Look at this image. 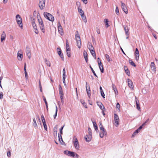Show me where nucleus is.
<instances>
[{"mask_svg": "<svg viewBox=\"0 0 158 158\" xmlns=\"http://www.w3.org/2000/svg\"><path fill=\"white\" fill-rule=\"evenodd\" d=\"M138 133L136 131H135L133 133L132 136V137H134Z\"/></svg>", "mask_w": 158, "mask_h": 158, "instance_id": "51", "label": "nucleus"}, {"mask_svg": "<svg viewBox=\"0 0 158 158\" xmlns=\"http://www.w3.org/2000/svg\"><path fill=\"white\" fill-rule=\"evenodd\" d=\"M43 124L44 129L45 130L47 131V127L46 123H43Z\"/></svg>", "mask_w": 158, "mask_h": 158, "instance_id": "53", "label": "nucleus"}, {"mask_svg": "<svg viewBox=\"0 0 158 158\" xmlns=\"http://www.w3.org/2000/svg\"><path fill=\"white\" fill-rule=\"evenodd\" d=\"M44 17L49 21L53 22L54 20V17L51 14L47 12H44L43 14Z\"/></svg>", "mask_w": 158, "mask_h": 158, "instance_id": "3", "label": "nucleus"}, {"mask_svg": "<svg viewBox=\"0 0 158 158\" xmlns=\"http://www.w3.org/2000/svg\"><path fill=\"white\" fill-rule=\"evenodd\" d=\"M135 102L136 103V108L138 110H140V108L139 106V101L138 100L136 99V98L135 97Z\"/></svg>", "mask_w": 158, "mask_h": 158, "instance_id": "23", "label": "nucleus"}, {"mask_svg": "<svg viewBox=\"0 0 158 158\" xmlns=\"http://www.w3.org/2000/svg\"><path fill=\"white\" fill-rule=\"evenodd\" d=\"M83 55L85 61L87 62L88 60V55L87 52L85 50L84 51Z\"/></svg>", "mask_w": 158, "mask_h": 158, "instance_id": "22", "label": "nucleus"}, {"mask_svg": "<svg viewBox=\"0 0 158 158\" xmlns=\"http://www.w3.org/2000/svg\"><path fill=\"white\" fill-rule=\"evenodd\" d=\"M40 2L39 4L40 9L42 10L45 7V0H39Z\"/></svg>", "mask_w": 158, "mask_h": 158, "instance_id": "6", "label": "nucleus"}, {"mask_svg": "<svg viewBox=\"0 0 158 158\" xmlns=\"http://www.w3.org/2000/svg\"><path fill=\"white\" fill-rule=\"evenodd\" d=\"M31 24L33 28H36V27H37L34 21L32 22Z\"/></svg>", "mask_w": 158, "mask_h": 158, "instance_id": "46", "label": "nucleus"}, {"mask_svg": "<svg viewBox=\"0 0 158 158\" xmlns=\"http://www.w3.org/2000/svg\"><path fill=\"white\" fill-rule=\"evenodd\" d=\"M59 92L60 96H63V90L59 91Z\"/></svg>", "mask_w": 158, "mask_h": 158, "instance_id": "56", "label": "nucleus"}, {"mask_svg": "<svg viewBox=\"0 0 158 158\" xmlns=\"http://www.w3.org/2000/svg\"><path fill=\"white\" fill-rule=\"evenodd\" d=\"M72 152L68 150H65L64 151V153L66 155L71 157Z\"/></svg>", "mask_w": 158, "mask_h": 158, "instance_id": "21", "label": "nucleus"}, {"mask_svg": "<svg viewBox=\"0 0 158 158\" xmlns=\"http://www.w3.org/2000/svg\"><path fill=\"white\" fill-rule=\"evenodd\" d=\"M120 105L119 104V103L118 102L116 104V108L117 109H118V111H120Z\"/></svg>", "mask_w": 158, "mask_h": 158, "instance_id": "40", "label": "nucleus"}, {"mask_svg": "<svg viewBox=\"0 0 158 158\" xmlns=\"http://www.w3.org/2000/svg\"><path fill=\"white\" fill-rule=\"evenodd\" d=\"M18 59L19 61H21L23 57V52L21 50L18 51L17 53Z\"/></svg>", "mask_w": 158, "mask_h": 158, "instance_id": "7", "label": "nucleus"}, {"mask_svg": "<svg viewBox=\"0 0 158 158\" xmlns=\"http://www.w3.org/2000/svg\"><path fill=\"white\" fill-rule=\"evenodd\" d=\"M96 31L97 33L99 34L100 33L99 29L98 27H96Z\"/></svg>", "mask_w": 158, "mask_h": 158, "instance_id": "52", "label": "nucleus"}, {"mask_svg": "<svg viewBox=\"0 0 158 158\" xmlns=\"http://www.w3.org/2000/svg\"><path fill=\"white\" fill-rule=\"evenodd\" d=\"M114 120L115 121V125L117 127L119 124V119L118 116L116 114H114Z\"/></svg>", "mask_w": 158, "mask_h": 158, "instance_id": "5", "label": "nucleus"}, {"mask_svg": "<svg viewBox=\"0 0 158 158\" xmlns=\"http://www.w3.org/2000/svg\"><path fill=\"white\" fill-rule=\"evenodd\" d=\"M76 5L77 6L79 7H80V3L78 2H76Z\"/></svg>", "mask_w": 158, "mask_h": 158, "instance_id": "64", "label": "nucleus"}, {"mask_svg": "<svg viewBox=\"0 0 158 158\" xmlns=\"http://www.w3.org/2000/svg\"><path fill=\"white\" fill-rule=\"evenodd\" d=\"M123 27L124 28V30L125 33L126 35L127 36L129 35V33H128L129 31V28L128 26H126V25H123Z\"/></svg>", "mask_w": 158, "mask_h": 158, "instance_id": "15", "label": "nucleus"}, {"mask_svg": "<svg viewBox=\"0 0 158 158\" xmlns=\"http://www.w3.org/2000/svg\"><path fill=\"white\" fill-rule=\"evenodd\" d=\"M129 62L130 64H131V65H132L133 66H134V67L136 66V65L135 64L132 60H129Z\"/></svg>", "mask_w": 158, "mask_h": 158, "instance_id": "42", "label": "nucleus"}, {"mask_svg": "<svg viewBox=\"0 0 158 158\" xmlns=\"http://www.w3.org/2000/svg\"><path fill=\"white\" fill-rule=\"evenodd\" d=\"M58 138L59 141L62 145H63V143H64L63 141L61 135H60V136L59 134H58Z\"/></svg>", "mask_w": 158, "mask_h": 158, "instance_id": "30", "label": "nucleus"}, {"mask_svg": "<svg viewBox=\"0 0 158 158\" xmlns=\"http://www.w3.org/2000/svg\"><path fill=\"white\" fill-rule=\"evenodd\" d=\"M105 56L106 58L109 62H110V61H111L112 60L110 58V56L106 54Z\"/></svg>", "mask_w": 158, "mask_h": 158, "instance_id": "37", "label": "nucleus"}, {"mask_svg": "<svg viewBox=\"0 0 158 158\" xmlns=\"http://www.w3.org/2000/svg\"><path fill=\"white\" fill-rule=\"evenodd\" d=\"M70 51V50L66 51L67 55L69 57H70L71 56Z\"/></svg>", "mask_w": 158, "mask_h": 158, "instance_id": "43", "label": "nucleus"}, {"mask_svg": "<svg viewBox=\"0 0 158 158\" xmlns=\"http://www.w3.org/2000/svg\"><path fill=\"white\" fill-rule=\"evenodd\" d=\"M33 126L35 129H37L38 128V126L35 119V118H33Z\"/></svg>", "mask_w": 158, "mask_h": 158, "instance_id": "28", "label": "nucleus"}, {"mask_svg": "<svg viewBox=\"0 0 158 158\" xmlns=\"http://www.w3.org/2000/svg\"><path fill=\"white\" fill-rule=\"evenodd\" d=\"M128 84L129 87L130 88H133V83L132 81L130 79H127Z\"/></svg>", "mask_w": 158, "mask_h": 158, "instance_id": "17", "label": "nucleus"}, {"mask_svg": "<svg viewBox=\"0 0 158 158\" xmlns=\"http://www.w3.org/2000/svg\"><path fill=\"white\" fill-rule=\"evenodd\" d=\"M44 61L48 66L50 67L51 66L50 63L46 59H45Z\"/></svg>", "mask_w": 158, "mask_h": 158, "instance_id": "38", "label": "nucleus"}, {"mask_svg": "<svg viewBox=\"0 0 158 158\" xmlns=\"http://www.w3.org/2000/svg\"><path fill=\"white\" fill-rule=\"evenodd\" d=\"M150 67H151L152 70L155 72L156 70V68L155 64L153 62H152L151 63Z\"/></svg>", "mask_w": 158, "mask_h": 158, "instance_id": "18", "label": "nucleus"}, {"mask_svg": "<svg viewBox=\"0 0 158 158\" xmlns=\"http://www.w3.org/2000/svg\"><path fill=\"white\" fill-rule=\"evenodd\" d=\"M58 31L59 33L61 35H63V31L62 29V27L60 25V22L58 23Z\"/></svg>", "mask_w": 158, "mask_h": 158, "instance_id": "10", "label": "nucleus"}, {"mask_svg": "<svg viewBox=\"0 0 158 158\" xmlns=\"http://www.w3.org/2000/svg\"><path fill=\"white\" fill-rule=\"evenodd\" d=\"M92 135H86L84 137V139L86 141L89 142L92 139Z\"/></svg>", "mask_w": 158, "mask_h": 158, "instance_id": "14", "label": "nucleus"}, {"mask_svg": "<svg viewBox=\"0 0 158 158\" xmlns=\"http://www.w3.org/2000/svg\"><path fill=\"white\" fill-rule=\"evenodd\" d=\"M98 66L99 67V69L101 71V72L102 73H103L104 72V69H103V68L102 65V63L98 64Z\"/></svg>", "mask_w": 158, "mask_h": 158, "instance_id": "27", "label": "nucleus"}, {"mask_svg": "<svg viewBox=\"0 0 158 158\" xmlns=\"http://www.w3.org/2000/svg\"><path fill=\"white\" fill-rule=\"evenodd\" d=\"M37 19L39 23V27L40 29L43 32H45L44 26L43 23V20L41 18L40 14H38L37 15Z\"/></svg>", "mask_w": 158, "mask_h": 158, "instance_id": "1", "label": "nucleus"}, {"mask_svg": "<svg viewBox=\"0 0 158 158\" xmlns=\"http://www.w3.org/2000/svg\"><path fill=\"white\" fill-rule=\"evenodd\" d=\"M99 127L100 130L105 129L103 127L102 125L101 122H99Z\"/></svg>", "mask_w": 158, "mask_h": 158, "instance_id": "39", "label": "nucleus"}, {"mask_svg": "<svg viewBox=\"0 0 158 158\" xmlns=\"http://www.w3.org/2000/svg\"><path fill=\"white\" fill-rule=\"evenodd\" d=\"M109 21L107 19H105L104 20V22L105 23V26L106 27H108L109 26L108 23Z\"/></svg>", "mask_w": 158, "mask_h": 158, "instance_id": "35", "label": "nucleus"}, {"mask_svg": "<svg viewBox=\"0 0 158 158\" xmlns=\"http://www.w3.org/2000/svg\"><path fill=\"white\" fill-rule=\"evenodd\" d=\"M78 141L77 139V138L75 136H74L73 138V142H78Z\"/></svg>", "mask_w": 158, "mask_h": 158, "instance_id": "47", "label": "nucleus"}, {"mask_svg": "<svg viewBox=\"0 0 158 158\" xmlns=\"http://www.w3.org/2000/svg\"><path fill=\"white\" fill-rule=\"evenodd\" d=\"M121 2V8L122 9L126 14H127L128 13V11L127 9L126 6L125 5V4L123 3L122 2Z\"/></svg>", "mask_w": 158, "mask_h": 158, "instance_id": "11", "label": "nucleus"}, {"mask_svg": "<svg viewBox=\"0 0 158 158\" xmlns=\"http://www.w3.org/2000/svg\"><path fill=\"white\" fill-rule=\"evenodd\" d=\"M93 125L94 128L96 131H98V129L96 123L95 122H93Z\"/></svg>", "mask_w": 158, "mask_h": 158, "instance_id": "31", "label": "nucleus"}, {"mask_svg": "<svg viewBox=\"0 0 158 158\" xmlns=\"http://www.w3.org/2000/svg\"><path fill=\"white\" fill-rule=\"evenodd\" d=\"M142 126H140L137 129L135 130L138 133L140 131V130L142 129Z\"/></svg>", "mask_w": 158, "mask_h": 158, "instance_id": "54", "label": "nucleus"}, {"mask_svg": "<svg viewBox=\"0 0 158 158\" xmlns=\"http://www.w3.org/2000/svg\"><path fill=\"white\" fill-rule=\"evenodd\" d=\"M75 39L77 42V45L78 48H80L81 47V42L80 35L77 31H76Z\"/></svg>", "mask_w": 158, "mask_h": 158, "instance_id": "2", "label": "nucleus"}, {"mask_svg": "<svg viewBox=\"0 0 158 158\" xmlns=\"http://www.w3.org/2000/svg\"><path fill=\"white\" fill-rule=\"evenodd\" d=\"M112 88L113 90L117 89L115 85L113 84L112 85Z\"/></svg>", "mask_w": 158, "mask_h": 158, "instance_id": "59", "label": "nucleus"}, {"mask_svg": "<svg viewBox=\"0 0 158 158\" xmlns=\"http://www.w3.org/2000/svg\"><path fill=\"white\" fill-rule=\"evenodd\" d=\"M41 119L43 123H46L44 118L43 115L41 116Z\"/></svg>", "mask_w": 158, "mask_h": 158, "instance_id": "49", "label": "nucleus"}, {"mask_svg": "<svg viewBox=\"0 0 158 158\" xmlns=\"http://www.w3.org/2000/svg\"><path fill=\"white\" fill-rule=\"evenodd\" d=\"M97 105L101 109V110H103L105 109V107L100 102H98L97 103Z\"/></svg>", "mask_w": 158, "mask_h": 158, "instance_id": "25", "label": "nucleus"}, {"mask_svg": "<svg viewBox=\"0 0 158 158\" xmlns=\"http://www.w3.org/2000/svg\"><path fill=\"white\" fill-rule=\"evenodd\" d=\"M56 110L55 114V115L54 116V118H55L56 117L57 113V111H58L57 107L56 105Z\"/></svg>", "mask_w": 158, "mask_h": 158, "instance_id": "41", "label": "nucleus"}, {"mask_svg": "<svg viewBox=\"0 0 158 158\" xmlns=\"http://www.w3.org/2000/svg\"><path fill=\"white\" fill-rule=\"evenodd\" d=\"M64 125L63 127H61L60 129V135L62 134L63 132H62V130L63 129V128L64 127Z\"/></svg>", "mask_w": 158, "mask_h": 158, "instance_id": "50", "label": "nucleus"}, {"mask_svg": "<svg viewBox=\"0 0 158 158\" xmlns=\"http://www.w3.org/2000/svg\"><path fill=\"white\" fill-rule=\"evenodd\" d=\"M90 51V52L91 54H92V56L94 57V58L95 59H96V54L94 50V49L93 50H91V51Z\"/></svg>", "mask_w": 158, "mask_h": 158, "instance_id": "29", "label": "nucleus"}, {"mask_svg": "<svg viewBox=\"0 0 158 158\" xmlns=\"http://www.w3.org/2000/svg\"><path fill=\"white\" fill-rule=\"evenodd\" d=\"M124 70L125 71L126 74L127 75L129 76L130 75V71L128 70V69L127 68V67H125L124 68Z\"/></svg>", "mask_w": 158, "mask_h": 158, "instance_id": "36", "label": "nucleus"}, {"mask_svg": "<svg viewBox=\"0 0 158 158\" xmlns=\"http://www.w3.org/2000/svg\"><path fill=\"white\" fill-rule=\"evenodd\" d=\"M89 67H90V68L92 70V71L93 72V73L95 77H97V75H96V74L95 73L94 70H93V69L92 68V67H91V66L90 65L89 66Z\"/></svg>", "mask_w": 158, "mask_h": 158, "instance_id": "45", "label": "nucleus"}, {"mask_svg": "<svg viewBox=\"0 0 158 158\" xmlns=\"http://www.w3.org/2000/svg\"><path fill=\"white\" fill-rule=\"evenodd\" d=\"M115 12L117 15H119V14L118 9L117 6L116 7V9H115Z\"/></svg>", "mask_w": 158, "mask_h": 158, "instance_id": "48", "label": "nucleus"}, {"mask_svg": "<svg viewBox=\"0 0 158 158\" xmlns=\"http://www.w3.org/2000/svg\"><path fill=\"white\" fill-rule=\"evenodd\" d=\"M82 19L84 20V22L85 23L87 22V20L86 16L84 14L82 15H80Z\"/></svg>", "mask_w": 158, "mask_h": 158, "instance_id": "33", "label": "nucleus"}, {"mask_svg": "<svg viewBox=\"0 0 158 158\" xmlns=\"http://www.w3.org/2000/svg\"><path fill=\"white\" fill-rule=\"evenodd\" d=\"M135 55L136 60L138 61L139 59V54L138 49L137 48L135 49Z\"/></svg>", "mask_w": 158, "mask_h": 158, "instance_id": "12", "label": "nucleus"}, {"mask_svg": "<svg viewBox=\"0 0 158 158\" xmlns=\"http://www.w3.org/2000/svg\"><path fill=\"white\" fill-rule=\"evenodd\" d=\"M74 147L77 150H79L80 147L79 144V142H73Z\"/></svg>", "mask_w": 158, "mask_h": 158, "instance_id": "19", "label": "nucleus"}, {"mask_svg": "<svg viewBox=\"0 0 158 158\" xmlns=\"http://www.w3.org/2000/svg\"><path fill=\"white\" fill-rule=\"evenodd\" d=\"M78 10L80 15H82V14L83 15V14H84L83 11L82 10V9L79 7H78Z\"/></svg>", "mask_w": 158, "mask_h": 158, "instance_id": "32", "label": "nucleus"}, {"mask_svg": "<svg viewBox=\"0 0 158 158\" xmlns=\"http://www.w3.org/2000/svg\"><path fill=\"white\" fill-rule=\"evenodd\" d=\"M6 35L4 32V31H3L2 32L1 37V41L2 42L6 38Z\"/></svg>", "mask_w": 158, "mask_h": 158, "instance_id": "26", "label": "nucleus"}, {"mask_svg": "<svg viewBox=\"0 0 158 158\" xmlns=\"http://www.w3.org/2000/svg\"><path fill=\"white\" fill-rule=\"evenodd\" d=\"M34 32H35V33L36 34H38V31L37 29V27H36V28H34Z\"/></svg>", "mask_w": 158, "mask_h": 158, "instance_id": "55", "label": "nucleus"}, {"mask_svg": "<svg viewBox=\"0 0 158 158\" xmlns=\"http://www.w3.org/2000/svg\"><path fill=\"white\" fill-rule=\"evenodd\" d=\"M57 51L58 54L60 56L62 60H64V56L63 54L62 53L60 48H57Z\"/></svg>", "mask_w": 158, "mask_h": 158, "instance_id": "13", "label": "nucleus"}, {"mask_svg": "<svg viewBox=\"0 0 158 158\" xmlns=\"http://www.w3.org/2000/svg\"><path fill=\"white\" fill-rule=\"evenodd\" d=\"M43 98L45 104H47V102L46 101V99L43 96Z\"/></svg>", "mask_w": 158, "mask_h": 158, "instance_id": "61", "label": "nucleus"}, {"mask_svg": "<svg viewBox=\"0 0 158 158\" xmlns=\"http://www.w3.org/2000/svg\"><path fill=\"white\" fill-rule=\"evenodd\" d=\"M88 131L89 135H92L91 130L90 127L88 128Z\"/></svg>", "mask_w": 158, "mask_h": 158, "instance_id": "44", "label": "nucleus"}, {"mask_svg": "<svg viewBox=\"0 0 158 158\" xmlns=\"http://www.w3.org/2000/svg\"><path fill=\"white\" fill-rule=\"evenodd\" d=\"M61 101V102L62 103V104L64 103V99H63V96H60Z\"/></svg>", "mask_w": 158, "mask_h": 158, "instance_id": "57", "label": "nucleus"}, {"mask_svg": "<svg viewBox=\"0 0 158 158\" xmlns=\"http://www.w3.org/2000/svg\"><path fill=\"white\" fill-rule=\"evenodd\" d=\"M3 98V93L2 92L0 93V99H2Z\"/></svg>", "mask_w": 158, "mask_h": 158, "instance_id": "60", "label": "nucleus"}, {"mask_svg": "<svg viewBox=\"0 0 158 158\" xmlns=\"http://www.w3.org/2000/svg\"><path fill=\"white\" fill-rule=\"evenodd\" d=\"M87 47L90 51H91V50H93L94 49V48L93 47L92 45L89 42L88 43Z\"/></svg>", "mask_w": 158, "mask_h": 158, "instance_id": "24", "label": "nucleus"}, {"mask_svg": "<svg viewBox=\"0 0 158 158\" xmlns=\"http://www.w3.org/2000/svg\"><path fill=\"white\" fill-rule=\"evenodd\" d=\"M57 129V127H55L54 129V132L56 133V134L57 133V131L56 130Z\"/></svg>", "mask_w": 158, "mask_h": 158, "instance_id": "63", "label": "nucleus"}, {"mask_svg": "<svg viewBox=\"0 0 158 158\" xmlns=\"http://www.w3.org/2000/svg\"><path fill=\"white\" fill-rule=\"evenodd\" d=\"M83 105V106L85 107V108H87V104L85 102H83V104H82Z\"/></svg>", "mask_w": 158, "mask_h": 158, "instance_id": "62", "label": "nucleus"}, {"mask_svg": "<svg viewBox=\"0 0 158 158\" xmlns=\"http://www.w3.org/2000/svg\"><path fill=\"white\" fill-rule=\"evenodd\" d=\"M101 96L103 98H105V94L104 93L103 91L100 92Z\"/></svg>", "mask_w": 158, "mask_h": 158, "instance_id": "58", "label": "nucleus"}, {"mask_svg": "<svg viewBox=\"0 0 158 158\" xmlns=\"http://www.w3.org/2000/svg\"><path fill=\"white\" fill-rule=\"evenodd\" d=\"M66 51H68L69 50H70V49L69 48V43L68 40H66Z\"/></svg>", "mask_w": 158, "mask_h": 158, "instance_id": "34", "label": "nucleus"}, {"mask_svg": "<svg viewBox=\"0 0 158 158\" xmlns=\"http://www.w3.org/2000/svg\"><path fill=\"white\" fill-rule=\"evenodd\" d=\"M16 21L17 23L19 25V26L21 28H23V25H22V18L19 15H17L16 16Z\"/></svg>", "mask_w": 158, "mask_h": 158, "instance_id": "4", "label": "nucleus"}, {"mask_svg": "<svg viewBox=\"0 0 158 158\" xmlns=\"http://www.w3.org/2000/svg\"><path fill=\"white\" fill-rule=\"evenodd\" d=\"M86 90L87 92V93L88 96L89 97L91 95V94H90V89L89 86L88 88V86H87V82H86Z\"/></svg>", "mask_w": 158, "mask_h": 158, "instance_id": "16", "label": "nucleus"}, {"mask_svg": "<svg viewBox=\"0 0 158 158\" xmlns=\"http://www.w3.org/2000/svg\"><path fill=\"white\" fill-rule=\"evenodd\" d=\"M26 56L28 57L29 59H30L31 58V53L30 49L28 47L26 48Z\"/></svg>", "mask_w": 158, "mask_h": 158, "instance_id": "8", "label": "nucleus"}, {"mask_svg": "<svg viewBox=\"0 0 158 158\" xmlns=\"http://www.w3.org/2000/svg\"><path fill=\"white\" fill-rule=\"evenodd\" d=\"M106 134L107 132L105 129L100 130L99 135L101 138H102L104 135H106Z\"/></svg>", "mask_w": 158, "mask_h": 158, "instance_id": "9", "label": "nucleus"}, {"mask_svg": "<svg viewBox=\"0 0 158 158\" xmlns=\"http://www.w3.org/2000/svg\"><path fill=\"white\" fill-rule=\"evenodd\" d=\"M71 156L74 158H79V155L75 152H72L71 154Z\"/></svg>", "mask_w": 158, "mask_h": 158, "instance_id": "20", "label": "nucleus"}]
</instances>
